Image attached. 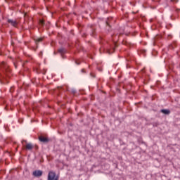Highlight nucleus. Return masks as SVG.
<instances>
[{
    "mask_svg": "<svg viewBox=\"0 0 180 180\" xmlns=\"http://www.w3.org/2000/svg\"><path fill=\"white\" fill-rule=\"evenodd\" d=\"M0 82L1 84H9V79H11V70L5 63L2 62L0 65Z\"/></svg>",
    "mask_w": 180,
    "mask_h": 180,
    "instance_id": "1",
    "label": "nucleus"
},
{
    "mask_svg": "<svg viewBox=\"0 0 180 180\" xmlns=\"http://www.w3.org/2000/svg\"><path fill=\"white\" fill-rule=\"evenodd\" d=\"M38 140L40 143H43L44 144H48V143L51 141V139H50L47 135L43 134L38 136Z\"/></svg>",
    "mask_w": 180,
    "mask_h": 180,
    "instance_id": "2",
    "label": "nucleus"
},
{
    "mask_svg": "<svg viewBox=\"0 0 180 180\" xmlns=\"http://www.w3.org/2000/svg\"><path fill=\"white\" fill-rule=\"evenodd\" d=\"M60 175L57 174L56 172L51 170L49 172L47 180H59Z\"/></svg>",
    "mask_w": 180,
    "mask_h": 180,
    "instance_id": "3",
    "label": "nucleus"
},
{
    "mask_svg": "<svg viewBox=\"0 0 180 180\" xmlns=\"http://www.w3.org/2000/svg\"><path fill=\"white\" fill-rule=\"evenodd\" d=\"M119 44H117V42L116 41H113V45H110V49L106 50V52L108 54H112L113 53H115V50H116V47H118Z\"/></svg>",
    "mask_w": 180,
    "mask_h": 180,
    "instance_id": "4",
    "label": "nucleus"
},
{
    "mask_svg": "<svg viewBox=\"0 0 180 180\" xmlns=\"http://www.w3.org/2000/svg\"><path fill=\"white\" fill-rule=\"evenodd\" d=\"M61 91H63V87H58L51 90V94H55L57 96H60V95H61Z\"/></svg>",
    "mask_w": 180,
    "mask_h": 180,
    "instance_id": "5",
    "label": "nucleus"
},
{
    "mask_svg": "<svg viewBox=\"0 0 180 180\" xmlns=\"http://www.w3.org/2000/svg\"><path fill=\"white\" fill-rule=\"evenodd\" d=\"M58 53H59V54H60L62 58H65V53H67V49H65V48H60L59 49H58Z\"/></svg>",
    "mask_w": 180,
    "mask_h": 180,
    "instance_id": "6",
    "label": "nucleus"
},
{
    "mask_svg": "<svg viewBox=\"0 0 180 180\" xmlns=\"http://www.w3.org/2000/svg\"><path fill=\"white\" fill-rule=\"evenodd\" d=\"M33 176H35L36 178H40L43 175V171L41 170H34L32 172Z\"/></svg>",
    "mask_w": 180,
    "mask_h": 180,
    "instance_id": "7",
    "label": "nucleus"
},
{
    "mask_svg": "<svg viewBox=\"0 0 180 180\" xmlns=\"http://www.w3.org/2000/svg\"><path fill=\"white\" fill-rule=\"evenodd\" d=\"M160 113H162L163 115L168 116V115H171V110L169 109H161Z\"/></svg>",
    "mask_w": 180,
    "mask_h": 180,
    "instance_id": "8",
    "label": "nucleus"
},
{
    "mask_svg": "<svg viewBox=\"0 0 180 180\" xmlns=\"http://www.w3.org/2000/svg\"><path fill=\"white\" fill-rule=\"evenodd\" d=\"M8 23H10L11 26H13L14 27H16V25H18V22L13 20L8 19L7 20Z\"/></svg>",
    "mask_w": 180,
    "mask_h": 180,
    "instance_id": "9",
    "label": "nucleus"
},
{
    "mask_svg": "<svg viewBox=\"0 0 180 180\" xmlns=\"http://www.w3.org/2000/svg\"><path fill=\"white\" fill-rule=\"evenodd\" d=\"M88 27H90V29H91V36H95V34H96V32H95V29L94 28V25L89 24Z\"/></svg>",
    "mask_w": 180,
    "mask_h": 180,
    "instance_id": "10",
    "label": "nucleus"
},
{
    "mask_svg": "<svg viewBox=\"0 0 180 180\" xmlns=\"http://www.w3.org/2000/svg\"><path fill=\"white\" fill-rule=\"evenodd\" d=\"M46 25L44 19H39V25L41 27H44V25Z\"/></svg>",
    "mask_w": 180,
    "mask_h": 180,
    "instance_id": "11",
    "label": "nucleus"
},
{
    "mask_svg": "<svg viewBox=\"0 0 180 180\" xmlns=\"http://www.w3.org/2000/svg\"><path fill=\"white\" fill-rule=\"evenodd\" d=\"M34 146L32 144V143H27V145H26V150H28L29 151H30V150H33V148H34Z\"/></svg>",
    "mask_w": 180,
    "mask_h": 180,
    "instance_id": "12",
    "label": "nucleus"
},
{
    "mask_svg": "<svg viewBox=\"0 0 180 180\" xmlns=\"http://www.w3.org/2000/svg\"><path fill=\"white\" fill-rule=\"evenodd\" d=\"M75 47H76L78 53H79L80 50H84V48L82 46L79 47V44H78V43H76Z\"/></svg>",
    "mask_w": 180,
    "mask_h": 180,
    "instance_id": "13",
    "label": "nucleus"
},
{
    "mask_svg": "<svg viewBox=\"0 0 180 180\" xmlns=\"http://www.w3.org/2000/svg\"><path fill=\"white\" fill-rule=\"evenodd\" d=\"M35 43H40V41H43V38H38V39H34Z\"/></svg>",
    "mask_w": 180,
    "mask_h": 180,
    "instance_id": "14",
    "label": "nucleus"
},
{
    "mask_svg": "<svg viewBox=\"0 0 180 180\" xmlns=\"http://www.w3.org/2000/svg\"><path fill=\"white\" fill-rule=\"evenodd\" d=\"M159 39H162V35L157 34L155 37V40H159Z\"/></svg>",
    "mask_w": 180,
    "mask_h": 180,
    "instance_id": "15",
    "label": "nucleus"
},
{
    "mask_svg": "<svg viewBox=\"0 0 180 180\" xmlns=\"http://www.w3.org/2000/svg\"><path fill=\"white\" fill-rule=\"evenodd\" d=\"M153 127H158V126H160V122H153L152 123Z\"/></svg>",
    "mask_w": 180,
    "mask_h": 180,
    "instance_id": "16",
    "label": "nucleus"
},
{
    "mask_svg": "<svg viewBox=\"0 0 180 180\" xmlns=\"http://www.w3.org/2000/svg\"><path fill=\"white\" fill-rule=\"evenodd\" d=\"M32 110L33 112H34V113H39V109L37 108V107H33Z\"/></svg>",
    "mask_w": 180,
    "mask_h": 180,
    "instance_id": "17",
    "label": "nucleus"
},
{
    "mask_svg": "<svg viewBox=\"0 0 180 180\" xmlns=\"http://www.w3.org/2000/svg\"><path fill=\"white\" fill-rule=\"evenodd\" d=\"M148 81H150V79H148V77H147L146 79L143 81V84L147 85V84H148Z\"/></svg>",
    "mask_w": 180,
    "mask_h": 180,
    "instance_id": "18",
    "label": "nucleus"
},
{
    "mask_svg": "<svg viewBox=\"0 0 180 180\" xmlns=\"http://www.w3.org/2000/svg\"><path fill=\"white\" fill-rule=\"evenodd\" d=\"M141 54H143V56H146V53H147V51L146 49H141Z\"/></svg>",
    "mask_w": 180,
    "mask_h": 180,
    "instance_id": "19",
    "label": "nucleus"
},
{
    "mask_svg": "<svg viewBox=\"0 0 180 180\" xmlns=\"http://www.w3.org/2000/svg\"><path fill=\"white\" fill-rule=\"evenodd\" d=\"M152 54H153L154 56H157V54H158V52H157V51H152Z\"/></svg>",
    "mask_w": 180,
    "mask_h": 180,
    "instance_id": "20",
    "label": "nucleus"
},
{
    "mask_svg": "<svg viewBox=\"0 0 180 180\" xmlns=\"http://www.w3.org/2000/svg\"><path fill=\"white\" fill-rule=\"evenodd\" d=\"M75 63H76L77 65H79V64H81V61H79V60H75Z\"/></svg>",
    "mask_w": 180,
    "mask_h": 180,
    "instance_id": "21",
    "label": "nucleus"
},
{
    "mask_svg": "<svg viewBox=\"0 0 180 180\" xmlns=\"http://www.w3.org/2000/svg\"><path fill=\"white\" fill-rule=\"evenodd\" d=\"M72 94H73V95H75V94H77V90L72 89Z\"/></svg>",
    "mask_w": 180,
    "mask_h": 180,
    "instance_id": "22",
    "label": "nucleus"
},
{
    "mask_svg": "<svg viewBox=\"0 0 180 180\" xmlns=\"http://www.w3.org/2000/svg\"><path fill=\"white\" fill-rule=\"evenodd\" d=\"M87 57H89V58H91V60L94 59V58L92 57V55L91 53H89L87 55Z\"/></svg>",
    "mask_w": 180,
    "mask_h": 180,
    "instance_id": "23",
    "label": "nucleus"
},
{
    "mask_svg": "<svg viewBox=\"0 0 180 180\" xmlns=\"http://www.w3.org/2000/svg\"><path fill=\"white\" fill-rule=\"evenodd\" d=\"M95 100V96L94 95L91 96V101H94Z\"/></svg>",
    "mask_w": 180,
    "mask_h": 180,
    "instance_id": "24",
    "label": "nucleus"
},
{
    "mask_svg": "<svg viewBox=\"0 0 180 180\" xmlns=\"http://www.w3.org/2000/svg\"><path fill=\"white\" fill-rule=\"evenodd\" d=\"M107 26H108V27H111L110 25L109 24V22L108 21H106L105 22Z\"/></svg>",
    "mask_w": 180,
    "mask_h": 180,
    "instance_id": "25",
    "label": "nucleus"
},
{
    "mask_svg": "<svg viewBox=\"0 0 180 180\" xmlns=\"http://www.w3.org/2000/svg\"><path fill=\"white\" fill-rule=\"evenodd\" d=\"M13 91H14L13 87H11V89H10V92L12 94V92H13Z\"/></svg>",
    "mask_w": 180,
    "mask_h": 180,
    "instance_id": "26",
    "label": "nucleus"
},
{
    "mask_svg": "<svg viewBox=\"0 0 180 180\" xmlns=\"http://www.w3.org/2000/svg\"><path fill=\"white\" fill-rule=\"evenodd\" d=\"M34 147L35 150H39V146L34 145Z\"/></svg>",
    "mask_w": 180,
    "mask_h": 180,
    "instance_id": "27",
    "label": "nucleus"
},
{
    "mask_svg": "<svg viewBox=\"0 0 180 180\" xmlns=\"http://www.w3.org/2000/svg\"><path fill=\"white\" fill-rule=\"evenodd\" d=\"M4 109H5L6 110H9V107H8V105H6Z\"/></svg>",
    "mask_w": 180,
    "mask_h": 180,
    "instance_id": "28",
    "label": "nucleus"
},
{
    "mask_svg": "<svg viewBox=\"0 0 180 180\" xmlns=\"http://www.w3.org/2000/svg\"><path fill=\"white\" fill-rule=\"evenodd\" d=\"M91 75L93 77V78H95L96 77L94 73H91Z\"/></svg>",
    "mask_w": 180,
    "mask_h": 180,
    "instance_id": "29",
    "label": "nucleus"
},
{
    "mask_svg": "<svg viewBox=\"0 0 180 180\" xmlns=\"http://www.w3.org/2000/svg\"><path fill=\"white\" fill-rule=\"evenodd\" d=\"M122 44H127V41H122Z\"/></svg>",
    "mask_w": 180,
    "mask_h": 180,
    "instance_id": "30",
    "label": "nucleus"
},
{
    "mask_svg": "<svg viewBox=\"0 0 180 180\" xmlns=\"http://www.w3.org/2000/svg\"><path fill=\"white\" fill-rule=\"evenodd\" d=\"M57 36H58V37H62L61 34H60V33H58Z\"/></svg>",
    "mask_w": 180,
    "mask_h": 180,
    "instance_id": "31",
    "label": "nucleus"
},
{
    "mask_svg": "<svg viewBox=\"0 0 180 180\" xmlns=\"http://www.w3.org/2000/svg\"><path fill=\"white\" fill-rule=\"evenodd\" d=\"M174 1L178 2V0H171V2H174Z\"/></svg>",
    "mask_w": 180,
    "mask_h": 180,
    "instance_id": "32",
    "label": "nucleus"
},
{
    "mask_svg": "<svg viewBox=\"0 0 180 180\" xmlns=\"http://www.w3.org/2000/svg\"><path fill=\"white\" fill-rule=\"evenodd\" d=\"M98 71L102 72V68H98Z\"/></svg>",
    "mask_w": 180,
    "mask_h": 180,
    "instance_id": "33",
    "label": "nucleus"
},
{
    "mask_svg": "<svg viewBox=\"0 0 180 180\" xmlns=\"http://www.w3.org/2000/svg\"><path fill=\"white\" fill-rule=\"evenodd\" d=\"M170 49H174V46L171 45Z\"/></svg>",
    "mask_w": 180,
    "mask_h": 180,
    "instance_id": "34",
    "label": "nucleus"
},
{
    "mask_svg": "<svg viewBox=\"0 0 180 180\" xmlns=\"http://www.w3.org/2000/svg\"><path fill=\"white\" fill-rule=\"evenodd\" d=\"M57 53H58V52L54 51V52H53V54L56 56V55L57 54Z\"/></svg>",
    "mask_w": 180,
    "mask_h": 180,
    "instance_id": "35",
    "label": "nucleus"
},
{
    "mask_svg": "<svg viewBox=\"0 0 180 180\" xmlns=\"http://www.w3.org/2000/svg\"><path fill=\"white\" fill-rule=\"evenodd\" d=\"M83 37H86V34H84Z\"/></svg>",
    "mask_w": 180,
    "mask_h": 180,
    "instance_id": "36",
    "label": "nucleus"
},
{
    "mask_svg": "<svg viewBox=\"0 0 180 180\" xmlns=\"http://www.w3.org/2000/svg\"><path fill=\"white\" fill-rule=\"evenodd\" d=\"M157 84H158V85H160V81H158V82H157Z\"/></svg>",
    "mask_w": 180,
    "mask_h": 180,
    "instance_id": "37",
    "label": "nucleus"
},
{
    "mask_svg": "<svg viewBox=\"0 0 180 180\" xmlns=\"http://www.w3.org/2000/svg\"><path fill=\"white\" fill-rule=\"evenodd\" d=\"M82 72H85V70L82 69Z\"/></svg>",
    "mask_w": 180,
    "mask_h": 180,
    "instance_id": "38",
    "label": "nucleus"
},
{
    "mask_svg": "<svg viewBox=\"0 0 180 180\" xmlns=\"http://www.w3.org/2000/svg\"><path fill=\"white\" fill-rule=\"evenodd\" d=\"M69 113H71V109L68 110Z\"/></svg>",
    "mask_w": 180,
    "mask_h": 180,
    "instance_id": "39",
    "label": "nucleus"
},
{
    "mask_svg": "<svg viewBox=\"0 0 180 180\" xmlns=\"http://www.w3.org/2000/svg\"><path fill=\"white\" fill-rule=\"evenodd\" d=\"M180 9H176V12H179Z\"/></svg>",
    "mask_w": 180,
    "mask_h": 180,
    "instance_id": "40",
    "label": "nucleus"
},
{
    "mask_svg": "<svg viewBox=\"0 0 180 180\" xmlns=\"http://www.w3.org/2000/svg\"><path fill=\"white\" fill-rule=\"evenodd\" d=\"M127 68H129L130 67L129 66V65H127Z\"/></svg>",
    "mask_w": 180,
    "mask_h": 180,
    "instance_id": "41",
    "label": "nucleus"
},
{
    "mask_svg": "<svg viewBox=\"0 0 180 180\" xmlns=\"http://www.w3.org/2000/svg\"><path fill=\"white\" fill-rule=\"evenodd\" d=\"M74 54H77V51H75V52H74Z\"/></svg>",
    "mask_w": 180,
    "mask_h": 180,
    "instance_id": "42",
    "label": "nucleus"
},
{
    "mask_svg": "<svg viewBox=\"0 0 180 180\" xmlns=\"http://www.w3.org/2000/svg\"><path fill=\"white\" fill-rule=\"evenodd\" d=\"M39 54H41H41H43V52H40V53H39Z\"/></svg>",
    "mask_w": 180,
    "mask_h": 180,
    "instance_id": "43",
    "label": "nucleus"
},
{
    "mask_svg": "<svg viewBox=\"0 0 180 180\" xmlns=\"http://www.w3.org/2000/svg\"><path fill=\"white\" fill-rule=\"evenodd\" d=\"M78 116H81V114L79 113V114H78Z\"/></svg>",
    "mask_w": 180,
    "mask_h": 180,
    "instance_id": "44",
    "label": "nucleus"
},
{
    "mask_svg": "<svg viewBox=\"0 0 180 180\" xmlns=\"http://www.w3.org/2000/svg\"><path fill=\"white\" fill-rule=\"evenodd\" d=\"M4 103H6V101H4Z\"/></svg>",
    "mask_w": 180,
    "mask_h": 180,
    "instance_id": "45",
    "label": "nucleus"
},
{
    "mask_svg": "<svg viewBox=\"0 0 180 180\" xmlns=\"http://www.w3.org/2000/svg\"><path fill=\"white\" fill-rule=\"evenodd\" d=\"M100 39L102 40V37H100Z\"/></svg>",
    "mask_w": 180,
    "mask_h": 180,
    "instance_id": "46",
    "label": "nucleus"
},
{
    "mask_svg": "<svg viewBox=\"0 0 180 180\" xmlns=\"http://www.w3.org/2000/svg\"><path fill=\"white\" fill-rule=\"evenodd\" d=\"M6 2H8V0H6Z\"/></svg>",
    "mask_w": 180,
    "mask_h": 180,
    "instance_id": "47",
    "label": "nucleus"
}]
</instances>
